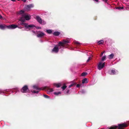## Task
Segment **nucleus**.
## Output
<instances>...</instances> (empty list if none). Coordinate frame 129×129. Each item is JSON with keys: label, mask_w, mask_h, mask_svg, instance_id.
Segmentation results:
<instances>
[{"label": "nucleus", "mask_w": 129, "mask_h": 129, "mask_svg": "<svg viewBox=\"0 0 129 129\" xmlns=\"http://www.w3.org/2000/svg\"><path fill=\"white\" fill-rule=\"evenodd\" d=\"M31 18V17L29 15L27 14H23L21 17L20 18L17 22V24L19 25L24 26L26 28L35 27V26L34 25H28V24L25 22V20H29Z\"/></svg>", "instance_id": "1"}, {"label": "nucleus", "mask_w": 129, "mask_h": 129, "mask_svg": "<svg viewBox=\"0 0 129 129\" xmlns=\"http://www.w3.org/2000/svg\"><path fill=\"white\" fill-rule=\"evenodd\" d=\"M70 43V41L68 40H63L62 42H60L57 45H55L52 50L51 52L55 53H57L58 51L61 48H67L66 46L68 45V43Z\"/></svg>", "instance_id": "2"}, {"label": "nucleus", "mask_w": 129, "mask_h": 129, "mask_svg": "<svg viewBox=\"0 0 129 129\" xmlns=\"http://www.w3.org/2000/svg\"><path fill=\"white\" fill-rule=\"evenodd\" d=\"M118 126H112L110 127H108L107 128L108 129H116L118 128V129H123V128L127 127V125L125 123H123L118 124Z\"/></svg>", "instance_id": "3"}, {"label": "nucleus", "mask_w": 129, "mask_h": 129, "mask_svg": "<svg viewBox=\"0 0 129 129\" xmlns=\"http://www.w3.org/2000/svg\"><path fill=\"white\" fill-rule=\"evenodd\" d=\"M35 19L38 23L42 25H44L46 24V22L44 20H42L41 18L38 16H37Z\"/></svg>", "instance_id": "4"}, {"label": "nucleus", "mask_w": 129, "mask_h": 129, "mask_svg": "<svg viewBox=\"0 0 129 129\" xmlns=\"http://www.w3.org/2000/svg\"><path fill=\"white\" fill-rule=\"evenodd\" d=\"M33 87L34 89L31 91L32 93H37L41 90L42 89L41 88H39L36 85L33 86Z\"/></svg>", "instance_id": "5"}, {"label": "nucleus", "mask_w": 129, "mask_h": 129, "mask_svg": "<svg viewBox=\"0 0 129 129\" xmlns=\"http://www.w3.org/2000/svg\"><path fill=\"white\" fill-rule=\"evenodd\" d=\"M105 62L103 63L102 61L99 62L97 66V68L99 70H101L103 69L105 66Z\"/></svg>", "instance_id": "6"}, {"label": "nucleus", "mask_w": 129, "mask_h": 129, "mask_svg": "<svg viewBox=\"0 0 129 129\" xmlns=\"http://www.w3.org/2000/svg\"><path fill=\"white\" fill-rule=\"evenodd\" d=\"M29 91V90L27 86L26 85L23 87L21 90V92L23 93H26L28 91Z\"/></svg>", "instance_id": "7"}, {"label": "nucleus", "mask_w": 129, "mask_h": 129, "mask_svg": "<svg viewBox=\"0 0 129 129\" xmlns=\"http://www.w3.org/2000/svg\"><path fill=\"white\" fill-rule=\"evenodd\" d=\"M18 27V25L15 24L7 26V28L9 29H14Z\"/></svg>", "instance_id": "8"}, {"label": "nucleus", "mask_w": 129, "mask_h": 129, "mask_svg": "<svg viewBox=\"0 0 129 129\" xmlns=\"http://www.w3.org/2000/svg\"><path fill=\"white\" fill-rule=\"evenodd\" d=\"M33 5L32 4H31L26 6L25 7L24 9L26 10H29L30 8H33Z\"/></svg>", "instance_id": "9"}, {"label": "nucleus", "mask_w": 129, "mask_h": 129, "mask_svg": "<svg viewBox=\"0 0 129 129\" xmlns=\"http://www.w3.org/2000/svg\"><path fill=\"white\" fill-rule=\"evenodd\" d=\"M8 26H6L5 24H0V28L2 29H4L6 28H7Z\"/></svg>", "instance_id": "10"}, {"label": "nucleus", "mask_w": 129, "mask_h": 129, "mask_svg": "<svg viewBox=\"0 0 129 129\" xmlns=\"http://www.w3.org/2000/svg\"><path fill=\"white\" fill-rule=\"evenodd\" d=\"M38 35L37 36L38 37H40L44 36L45 35V34L42 32H40V33H38Z\"/></svg>", "instance_id": "11"}, {"label": "nucleus", "mask_w": 129, "mask_h": 129, "mask_svg": "<svg viewBox=\"0 0 129 129\" xmlns=\"http://www.w3.org/2000/svg\"><path fill=\"white\" fill-rule=\"evenodd\" d=\"M24 11L23 10H21L19 12H18L17 13V14L18 15H22V16L23 15V14H24Z\"/></svg>", "instance_id": "12"}, {"label": "nucleus", "mask_w": 129, "mask_h": 129, "mask_svg": "<svg viewBox=\"0 0 129 129\" xmlns=\"http://www.w3.org/2000/svg\"><path fill=\"white\" fill-rule=\"evenodd\" d=\"M88 82L87 79L86 78H85L83 79L82 81V83L83 84L87 83Z\"/></svg>", "instance_id": "13"}, {"label": "nucleus", "mask_w": 129, "mask_h": 129, "mask_svg": "<svg viewBox=\"0 0 129 129\" xmlns=\"http://www.w3.org/2000/svg\"><path fill=\"white\" fill-rule=\"evenodd\" d=\"M104 43V41L103 40H102L98 41L97 42V44H98V45L102 44Z\"/></svg>", "instance_id": "14"}, {"label": "nucleus", "mask_w": 129, "mask_h": 129, "mask_svg": "<svg viewBox=\"0 0 129 129\" xmlns=\"http://www.w3.org/2000/svg\"><path fill=\"white\" fill-rule=\"evenodd\" d=\"M53 91V89H48L47 91V93L48 94H50V93L51 92Z\"/></svg>", "instance_id": "15"}, {"label": "nucleus", "mask_w": 129, "mask_h": 129, "mask_svg": "<svg viewBox=\"0 0 129 129\" xmlns=\"http://www.w3.org/2000/svg\"><path fill=\"white\" fill-rule=\"evenodd\" d=\"M60 34V33L58 31H55L53 33V34L55 36H58Z\"/></svg>", "instance_id": "16"}, {"label": "nucleus", "mask_w": 129, "mask_h": 129, "mask_svg": "<svg viewBox=\"0 0 129 129\" xmlns=\"http://www.w3.org/2000/svg\"><path fill=\"white\" fill-rule=\"evenodd\" d=\"M9 91L8 89H5V90H2L0 89V93H4L5 92V91Z\"/></svg>", "instance_id": "17"}, {"label": "nucleus", "mask_w": 129, "mask_h": 129, "mask_svg": "<svg viewBox=\"0 0 129 129\" xmlns=\"http://www.w3.org/2000/svg\"><path fill=\"white\" fill-rule=\"evenodd\" d=\"M54 85L57 88L60 87L61 85V84L60 83H59L58 84L55 83L54 84Z\"/></svg>", "instance_id": "18"}, {"label": "nucleus", "mask_w": 129, "mask_h": 129, "mask_svg": "<svg viewBox=\"0 0 129 129\" xmlns=\"http://www.w3.org/2000/svg\"><path fill=\"white\" fill-rule=\"evenodd\" d=\"M116 72L114 70H112L111 71V73L110 74L111 75H114L115 74Z\"/></svg>", "instance_id": "19"}, {"label": "nucleus", "mask_w": 129, "mask_h": 129, "mask_svg": "<svg viewBox=\"0 0 129 129\" xmlns=\"http://www.w3.org/2000/svg\"><path fill=\"white\" fill-rule=\"evenodd\" d=\"M114 56V55L112 53L109 56L108 58L109 59H112L113 56Z\"/></svg>", "instance_id": "20"}, {"label": "nucleus", "mask_w": 129, "mask_h": 129, "mask_svg": "<svg viewBox=\"0 0 129 129\" xmlns=\"http://www.w3.org/2000/svg\"><path fill=\"white\" fill-rule=\"evenodd\" d=\"M87 73L86 72H83L81 75L82 76H84L87 75Z\"/></svg>", "instance_id": "21"}, {"label": "nucleus", "mask_w": 129, "mask_h": 129, "mask_svg": "<svg viewBox=\"0 0 129 129\" xmlns=\"http://www.w3.org/2000/svg\"><path fill=\"white\" fill-rule=\"evenodd\" d=\"M86 92V91H85L83 90H80L79 92V93H81V94H84Z\"/></svg>", "instance_id": "22"}, {"label": "nucleus", "mask_w": 129, "mask_h": 129, "mask_svg": "<svg viewBox=\"0 0 129 129\" xmlns=\"http://www.w3.org/2000/svg\"><path fill=\"white\" fill-rule=\"evenodd\" d=\"M116 9H118L119 10H120L123 9L124 8H123V7H116Z\"/></svg>", "instance_id": "23"}, {"label": "nucleus", "mask_w": 129, "mask_h": 129, "mask_svg": "<svg viewBox=\"0 0 129 129\" xmlns=\"http://www.w3.org/2000/svg\"><path fill=\"white\" fill-rule=\"evenodd\" d=\"M48 34H51L52 32V31L51 30L47 29L46 30Z\"/></svg>", "instance_id": "24"}, {"label": "nucleus", "mask_w": 129, "mask_h": 129, "mask_svg": "<svg viewBox=\"0 0 129 129\" xmlns=\"http://www.w3.org/2000/svg\"><path fill=\"white\" fill-rule=\"evenodd\" d=\"M61 93L60 92H55L54 93V94L57 95L58 94H60Z\"/></svg>", "instance_id": "25"}, {"label": "nucleus", "mask_w": 129, "mask_h": 129, "mask_svg": "<svg viewBox=\"0 0 129 129\" xmlns=\"http://www.w3.org/2000/svg\"><path fill=\"white\" fill-rule=\"evenodd\" d=\"M106 56L105 55L101 59V61H103L104 60H105L106 58Z\"/></svg>", "instance_id": "26"}, {"label": "nucleus", "mask_w": 129, "mask_h": 129, "mask_svg": "<svg viewBox=\"0 0 129 129\" xmlns=\"http://www.w3.org/2000/svg\"><path fill=\"white\" fill-rule=\"evenodd\" d=\"M32 32L33 33L36 34H38V32H39V31H37L33 30L32 31Z\"/></svg>", "instance_id": "27"}, {"label": "nucleus", "mask_w": 129, "mask_h": 129, "mask_svg": "<svg viewBox=\"0 0 129 129\" xmlns=\"http://www.w3.org/2000/svg\"><path fill=\"white\" fill-rule=\"evenodd\" d=\"M67 87V86L65 85H64L61 87V88L63 89V90H64Z\"/></svg>", "instance_id": "28"}, {"label": "nucleus", "mask_w": 129, "mask_h": 129, "mask_svg": "<svg viewBox=\"0 0 129 129\" xmlns=\"http://www.w3.org/2000/svg\"><path fill=\"white\" fill-rule=\"evenodd\" d=\"M43 96L45 98H49V97L47 95L45 94L43 95Z\"/></svg>", "instance_id": "29"}, {"label": "nucleus", "mask_w": 129, "mask_h": 129, "mask_svg": "<svg viewBox=\"0 0 129 129\" xmlns=\"http://www.w3.org/2000/svg\"><path fill=\"white\" fill-rule=\"evenodd\" d=\"M75 84L74 83L72 84H71L69 85V87L70 88L71 87L73 86L74 85H75Z\"/></svg>", "instance_id": "30"}, {"label": "nucleus", "mask_w": 129, "mask_h": 129, "mask_svg": "<svg viewBox=\"0 0 129 129\" xmlns=\"http://www.w3.org/2000/svg\"><path fill=\"white\" fill-rule=\"evenodd\" d=\"M35 27L37 29H41V27H39V26L36 27L35 26V27ZM33 27H32V28H33Z\"/></svg>", "instance_id": "31"}, {"label": "nucleus", "mask_w": 129, "mask_h": 129, "mask_svg": "<svg viewBox=\"0 0 129 129\" xmlns=\"http://www.w3.org/2000/svg\"><path fill=\"white\" fill-rule=\"evenodd\" d=\"M91 57L90 56H89L88 57V59L87 60V62H88L90 60V59Z\"/></svg>", "instance_id": "32"}, {"label": "nucleus", "mask_w": 129, "mask_h": 129, "mask_svg": "<svg viewBox=\"0 0 129 129\" xmlns=\"http://www.w3.org/2000/svg\"><path fill=\"white\" fill-rule=\"evenodd\" d=\"M105 51H104L103 52H101V55H100V57L102 56V55L103 54H104V53H105Z\"/></svg>", "instance_id": "33"}, {"label": "nucleus", "mask_w": 129, "mask_h": 129, "mask_svg": "<svg viewBox=\"0 0 129 129\" xmlns=\"http://www.w3.org/2000/svg\"><path fill=\"white\" fill-rule=\"evenodd\" d=\"M75 43L77 44H80L79 43L78 41H76L75 42Z\"/></svg>", "instance_id": "34"}, {"label": "nucleus", "mask_w": 129, "mask_h": 129, "mask_svg": "<svg viewBox=\"0 0 129 129\" xmlns=\"http://www.w3.org/2000/svg\"><path fill=\"white\" fill-rule=\"evenodd\" d=\"M81 86V85L80 84H77V85H76V87H80Z\"/></svg>", "instance_id": "35"}, {"label": "nucleus", "mask_w": 129, "mask_h": 129, "mask_svg": "<svg viewBox=\"0 0 129 129\" xmlns=\"http://www.w3.org/2000/svg\"><path fill=\"white\" fill-rule=\"evenodd\" d=\"M103 1L105 2L106 3L107 2L108 0H102ZM98 2V0H97V2Z\"/></svg>", "instance_id": "36"}, {"label": "nucleus", "mask_w": 129, "mask_h": 129, "mask_svg": "<svg viewBox=\"0 0 129 129\" xmlns=\"http://www.w3.org/2000/svg\"><path fill=\"white\" fill-rule=\"evenodd\" d=\"M69 90H68L67 92H66V93H69Z\"/></svg>", "instance_id": "37"}, {"label": "nucleus", "mask_w": 129, "mask_h": 129, "mask_svg": "<svg viewBox=\"0 0 129 129\" xmlns=\"http://www.w3.org/2000/svg\"><path fill=\"white\" fill-rule=\"evenodd\" d=\"M18 27L19 28H22V27L21 26H19V27L18 26Z\"/></svg>", "instance_id": "38"}, {"label": "nucleus", "mask_w": 129, "mask_h": 129, "mask_svg": "<svg viewBox=\"0 0 129 129\" xmlns=\"http://www.w3.org/2000/svg\"><path fill=\"white\" fill-rule=\"evenodd\" d=\"M2 18V16L1 15H0V19H1Z\"/></svg>", "instance_id": "39"}, {"label": "nucleus", "mask_w": 129, "mask_h": 129, "mask_svg": "<svg viewBox=\"0 0 129 129\" xmlns=\"http://www.w3.org/2000/svg\"><path fill=\"white\" fill-rule=\"evenodd\" d=\"M22 0L23 1V2H26V0Z\"/></svg>", "instance_id": "40"}, {"label": "nucleus", "mask_w": 129, "mask_h": 129, "mask_svg": "<svg viewBox=\"0 0 129 129\" xmlns=\"http://www.w3.org/2000/svg\"><path fill=\"white\" fill-rule=\"evenodd\" d=\"M11 1H13V2H15L16 1V0H11Z\"/></svg>", "instance_id": "41"}, {"label": "nucleus", "mask_w": 129, "mask_h": 129, "mask_svg": "<svg viewBox=\"0 0 129 129\" xmlns=\"http://www.w3.org/2000/svg\"><path fill=\"white\" fill-rule=\"evenodd\" d=\"M93 1H95L96 2H97V0H93Z\"/></svg>", "instance_id": "42"}, {"label": "nucleus", "mask_w": 129, "mask_h": 129, "mask_svg": "<svg viewBox=\"0 0 129 129\" xmlns=\"http://www.w3.org/2000/svg\"><path fill=\"white\" fill-rule=\"evenodd\" d=\"M28 95L29 96V95H30V94H28Z\"/></svg>", "instance_id": "43"}, {"label": "nucleus", "mask_w": 129, "mask_h": 129, "mask_svg": "<svg viewBox=\"0 0 129 129\" xmlns=\"http://www.w3.org/2000/svg\"><path fill=\"white\" fill-rule=\"evenodd\" d=\"M41 42H42V41H41Z\"/></svg>", "instance_id": "44"}, {"label": "nucleus", "mask_w": 129, "mask_h": 129, "mask_svg": "<svg viewBox=\"0 0 129 129\" xmlns=\"http://www.w3.org/2000/svg\"><path fill=\"white\" fill-rule=\"evenodd\" d=\"M18 1H19L20 0H17Z\"/></svg>", "instance_id": "45"}]
</instances>
